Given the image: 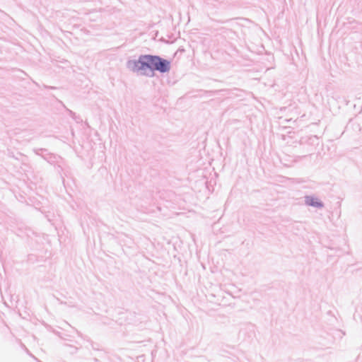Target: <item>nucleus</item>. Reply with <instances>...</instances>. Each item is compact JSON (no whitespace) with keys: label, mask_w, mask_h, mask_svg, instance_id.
<instances>
[{"label":"nucleus","mask_w":362,"mask_h":362,"mask_svg":"<svg viewBox=\"0 0 362 362\" xmlns=\"http://www.w3.org/2000/svg\"><path fill=\"white\" fill-rule=\"evenodd\" d=\"M305 202L309 206H315V207H322V204L321 203V202L318 199L315 198V197H306Z\"/></svg>","instance_id":"3"},{"label":"nucleus","mask_w":362,"mask_h":362,"mask_svg":"<svg viewBox=\"0 0 362 362\" xmlns=\"http://www.w3.org/2000/svg\"><path fill=\"white\" fill-rule=\"evenodd\" d=\"M157 61H156V65L153 66V70H158L160 72H166L170 69V62L165 59H163L159 57H157Z\"/></svg>","instance_id":"2"},{"label":"nucleus","mask_w":362,"mask_h":362,"mask_svg":"<svg viewBox=\"0 0 362 362\" xmlns=\"http://www.w3.org/2000/svg\"><path fill=\"white\" fill-rule=\"evenodd\" d=\"M157 60L156 56L146 55L141 57L138 61L133 62L134 66L132 69L134 71L145 70L146 69L153 70Z\"/></svg>","instance_id":"1"}]
</instances>
